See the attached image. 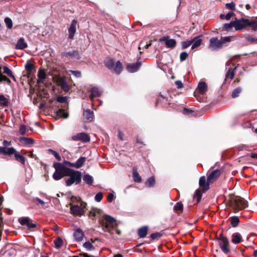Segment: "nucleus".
Masks as SVG:
<instances>
[{
	"instance_id": "f257e3e1",
	"label": "nucleus",
	"mask_w": 257,
	"mask_h": 257,
	"mask_svg": "<svg viewBox=\"0 0 257 257\" xmlns=\"http://www.w3.org/2000/svg\"><path fill=\"white\" fill-rule=\"evenodd\" d=\"M99 222L103 230L109 233L117 226L116 220L108 215H104L103 218L99 219Z\"/></svg>"
},
{
	"instance_id": "f03ea898",
	"label": "nucleus",
	"mask_w": 257,
	"mask_h": 257,
	"mask_svg": "<svg viewBox=\"0 0 257 257\" xmlns=\"http://www.w3.org/2000/svg\"><path fill=\"white\" fill-rule=\"evenodd\" d=\"M66 176L69 177V178L65 180L67 186H70L74 183L78 184L81 181V173L79 171L69 168Z\"/></svg>"
},
{
	"instance_id": "7ed1b4c3",
	"label": "nucleus",
	"mask_w": 257,
	"mask_h": 257,
	"mask_svg": "<svg viewBox=\"0 0 257 257\" xmlns=\"http://www.w3.org/2000/svg\"><path fill=\"white\" fill-rule=\"evenodd\" d=\"M53 167L55 169V171L53 175V178L54 180H59L63 177L66 176L69 168L60 163H55L53 164Z\"/></svg>"
},
{
	"instance_id": "20e7f679",
	"label": "nucleus",
	"mask_w": 257,
	"mask_h": 257,
	"mask_svg": "<svg viewBox=\"0 0 257 257\" xmlns=\"http://www.w3.org/2000/svg\"><path fill=\"white\" fill-rule=\"evenodd\" d=\"M218 240V245L221 250L226 254L230 253L231 251L229 248V242L228 239L222 234H221Z\"/></svg>"
},
{
	"instance_id": "39448f33",
	"label": "nucleus",
	"mask_w": 257,
	"mask_h": 257,
	"mask_svg": "<svg viewBox=\"0 0 257 257\" xmlns=\"http://www.w3.org/2000/svg\"><path fill=\"white\" fill-rule=\"evenodd\" d=\"M247 202L246 200L239 197H235L232 201V206L236 211L245 208L247 206Z\"/></svg>"
},
{
	"instance_id": "423d86ee",
	"label": "nucleus",
	"mask_w": 257,
	"mask_h": 257,
	"mask_svg": "<svg viewBox=\"0 0 257 257\" xmlns=\"http://www.w3.org/2000/svg\"><path fill=\"white\" fill-rule=\"evenodd\" d=\"M86 203L82 202L80 205H71L70 211L71 213L76 216H81L85 213V208L86 207Z\"/></svg>"
},
{
	"instance_id": "0eeeda50",
	"label": "nucleus",
	"mask_w": 257,
	"mask_h": 257,
	"mask_svg": "<svg viewBox=\"0 0 257 257\" xmlns=\"http://www.w3.org/2000/svg\"><path fill=\"white\" fill-rule=\"evenodd\" d=\"M223 47L221 39H218L217 37H212L209 40V48L212 51H217Z\"/></svg>"
},
{
	"instance_id": "6e6552de",
	"label": "nucleus",
	"mask_w": 257,
	"mask_h": 257,
	"mask_svg": "<svg viewBox=\"0 0 257 257\" xmlns=\"http://www.w3.org/2000/svg\"><path fill=\"white\" fill-rule=\"evenodd\" d=\"M233 21L235 31L242 30L248 26V20L244 18L236 19Z\"/></svg>"
},
{
	"instance_id": "1a4fd4ad",
	"label": "nucleus",
	"mask_w": 257,
	"mask_h": 257,
	"mask_svg": "<svg viewBox=\"0 0 257 257\" xmlns=\"http://www.w3.org/2000/svg\"><path fill=\"white\" fill-rule=\"evenodd\" d=\"M72 140L75 141H81L86 143L90 141V137L88 134L85 133H80L72 136Z\"/></svg>"
},
{
	"instance_id": "9d476101",
	"label": "nucleus",
	"mask_w": 257,
	"mask_h": 257,
	"mask_svg": "<svg viewBox=\"0 0 257 257\" xmlns=\"http://www.w3.org/2000/svg\"><path fill=\"white\" fill-rule=\"evenodd\" d=\"M159 41L165 42V44L168 48L173 49L176 45V41L173 39H170L169 36L163 37L159 39Z\"/></svg>"
},
{
	"instance_id": "9b49d317",
	"label": "nucleus",
	"mask_w": 257,
	"mask_h": 257,
	"mask_svg": "<svg viewBox=\"0 0 257 257\" xmlns=\"http://www.w3.org/2000/svg\"><path fill=\"white\" fill-rule=\"evenodd\" d=\"M77 22L76 20H73L71 25L68 28V39L72 40L74 39L75 34L76 32V26Z\"/></svg>"
},
{
	"instance_id": "f8f14e48",
	"label": "nucleus",
	"mask_w": 257,
	"mask_h": 257,
	"mask_svg": "<svg viewBox=\"0 0 257 257\" xmlns=\"http://www.w3.org/2000/svg\"><path fill=\"white\" fill-rule=\"evenodd\" d=\"M102 92V91L98 87H92L90 90L91 94L89 96L90 99L93 101L94 98L100 96Z\"/></svg>"
},
{
	"instance_id": "ddd939ff",
	"label": "nucleus",
	"mask_w": 257,
	"mask_h": 257,
	"mask_svg": "<svg viewBox=\"0 0 257 257\" xmlns=\"http://www.w3.org/2000/svg\"><path fill=\"white\" fill-rule=\"evenodd\" d=\"M102 214V211L97 208H92L89 211L88 216L92 219H94L96 217H99Z\"/></svg>"
},
{
	"instance_id": "4468645a",
	"label": "nucleus",
	"mask_w": 257,
	"mask_h": 257,
	"mask_svg": "<svg viewBox=\"0 0 257 257\" xmlns=\"http://www.w3.org/2000/svg\"><path fill=\"white\" fill-rule=\"evenodd\" d=\"M141 65L140 62L136 63L128 64L126 66V69L129 72L134 73L137 71Z\"/></svg>"
},
{
	"instance_id": "2eb2a0df",
	"label": "nucleus",
	"mask_w": 257,
	"mask_h": 257,
	"mask_svg": "<svg viewBox=\"0 0 257 257\" xmlns=\"http://www.w3.org/2000/svg\"><path fill=\"white\" fill-rule=\"evenodd\" d=\"M220 171L219 170H215L213 171L207 177L208 183H211L216 180L220 175Z\"/></svg>"
},
{
	"instance_id": "dca6fc26",
	"label": "nucleus",
	"mask_w": 257,
	"mask_h": 257,
	"mask_svg": "<svg viewBox=\"0 0 257 257\" xmlns=\"http://www.w3.org/2000/svg\"><path fill=\"white\" fill-rule=\"evenodd\" d=\"M38 79L37 81V83L38 84H44V79L46 77V73H45L44 70L40 69L38 71Z\"/></svg>"
},
{
	"instance_id": "f3484780",
	"label": "nucleus",
	"mask_w": 257,
	"mask_h": 257,
	"mask_svg": "<svg viewBox=\"0 0 257 257\" xmlns=\"http://www.w3.org/2000/svg\"><path fill=\"white\" fill-rule=\"evenodd\" d=\"M242 241V236L238 232H235L231 236V242L234 244H238Z\"/></svg>"
},
{
	"instance_id": "a211bd4d",
	"label": "nucleus",
	"mask_w": 257,
	"mask_h": 257,
	"mask_svg": "<svg viewBox=\"0 0 257 257\" xmlns=\"http://www.w3.org/2000/svg\"><path fill=\"white\" fill-rule=\"evenodd\" d=\"M206 178L205 176H202L199 179V184L200 187H203V192H205L209 189V184H206Z\"/></svg>"
},
{
	"instance_id": "6ab92c4d",
	"label": "nucleus",
	"mask_w": 257,
	"mask_h": 257,
	"mask_svg": "<svg viewBox=\"0 0 257 257\" xmlns=\"http://www.w3.org/2000/svg\"><path fill=\"white\" fill-rule=\"evenodd\" d=\"M28 47L27 44L25 42L24 38H21L18 41L16 46L17 49L23 50Z\"/></svg>"
},
{
	"instance_id": "aec40b11",
	"label": "nucleus",
	"mask_w": 257,
	"mask_h": 257,
	"mask_svg": "<svg viewBox=\"0 0 257 257\" xmlns=\"http://www.w3.org/2000/svg\"><path fill=\"white\" fill-rule=\"evenodd\" d=\"M73 235L76 241H80L82 240L84 233L81 229H78L74 231Z\"/></svg>"
},
{
	"instance_id": "412c9836",
	"label": "nucleus",
	"mask_w": 257,
	"mask_h": 257,
	"mask_svg": "<svg viewBox=\"0 0 257 257\" xmlns=\"http://www.w3.org/2000/svg\"><path fill=\"white\" fill-rule=\"evenodd\" d=\"M104 64L106 67H107L109 69L112 70V68H114V60L111 58H106L104 61Z\"/></svg>"
},
{
	"instance_id": "4be33fe9",
	"label": "nucleus",
	"mask_w": 257,
	"mask_h": 257,
	"mask_svg": "<svg viewBox=\"0 0 257 257\" xmlns=\"http://www.w3.org/2000/svg\"><path fill=\"white\" fill-rule=\"evenodd\" d=\"M64 56L67 57L74 58L76 59L80 58V55L77 51L73 50L65 53Z\"/></svg>"
},
{
	"instance_id": "5701e85b",
	"label": "nucleus",
	"mask_w": 257,
	"mask_h": 257,
	"mask_svg": "<svg viewBox=\"0 0 257 257\" xmlns=\"http://www.w3.org/2000/svg\"><path fill=\"white\" fill-rule=\"evenodd\" d=\"M93 112L90 109H86L84 110L83 116L85 119H86L91 121L93 118Z\"/></svg>"
},
{
	"instance_id": "b1692460",
	"label": "nucleus",
	"mask_w": 257,
	"mask_h": 257,
	"mask_svg": "<svg viewBox=\"0 0 257 257\" xmlns=\"http://www.w3.org/2000/svg\"><path fill=\"white\" fill-rule=\"evenodd\" d=\"M191 41H193L191 49H194L198 47L201 45L202 42V40L200 38V37H196L191 40Z\"/></svg>"
},
{
	"instance_id": "393cba45",
	"label": "nucleus",
	"mask_w": 257,
	"mask_h": 257,
	"mask_svg": "<svg viewBox=\"0 0 257 257\" xmlns=\"http://www.w3.org/2000/svg\"><path fill=\"white\" fill-rule=\"evenodd\" d=\"M59 85L64 91L68 92L69 90V86L64 78H60L59 82Z\"/></svg>"
},
{
	"instance_id": "a878e982",
	"label": "nucleus",
	"mask_w": 257,
	"mask_h": 257,
	"mask_svg": "<svg viewBox=\"0 0 257 257\" xmlns=\"http://www.w3.org/2000/svg\"><path fill=\"white\" fill-rule=\"evenodd\" d=\"M123 67L122 65L119 61H117L116 63H114V68H112V70L117 74H119L122 70Z\"/></svg>"
},
{
	"instance_id": "bb28decb",
	"label": "nucleus",
	"mask_w": 257,
	"mask_h": 257,
	"mask_svg": "<svg viewBox=\"0 0 257 257\" xmlns=\"http://www.w3.org/2000/svg\"><path fill=\"white\" fill-rule=\"evenodd\" d=\"M85 161L86 158L84 157H81L75 163H73V167L75 168H79L83 166Z\"/></svg>"
},
{
	"instance_id": "cd10ccee",
	"label": "nucleus",
	"mask_w": 257,
	"mask_h": 257,
	"mask_svg": "<svg viewBox=\"0 0 257 257\" xmlns=\"http://www.w3.org/2000/svg\"><path fill=\"white\" fill-rule=\"evenodd\" d=\"M133 177L136 182L139 183L142 181L141 177L138 172L137 169L135 167L133 168Z\"/></svg>"
},
{
	"instance_id": "c85d7f7f",
	"label": "nucleus",
	"mask_w": 257,
	"mask_h": 257,
	"mask_svg": "<svg viewBox=\"0 0 257 257\" xmlns=\"http://www.w3.org/2000/svg\"><path fill=\"white\" fill-rule=\"evenodd\" d=\"M197 89L201 94L204 93L207 90L206 83L204 82H199L198 85Z\"/></svg>"
},
{
	"instance_id": "c756f323",
	"label": "nucleus",
	"mask_w": 257,
	"mask_h": 257,
	"mask_svg": "<svg viewBox=\"0 0 257 257\" xmlns=\"http://www.w3.org/2000/svg\"><path fill=\"white\" fill-rule=\"evenodd\" d=\"M16 160L20 162L22 164L25 165L26 158L24 156L20 154L19 152L16 151L14 154Z\"/></svg>"
},
{
	"instance_id": "7c9ffc66",
	"label": "nucleus",
	"mask_w": 257,
	"mask_h": 257,
	"mask_svg": "<svg viewBox=\"0 0 257 257\" xmlns=\"http://www.w3.org/2000/svg\"><path fill=\"white\" fill-rule=\"evenodd\" d=\"M67 100V98L66 96H58L55 100L52 101L51 106L53 107L54 105H55V103L57 102L65 103Z\"/></svg>"
},
{
	"instance_id": "2f4dec72",
	"label": "nucleus",
	"mask_w": 257,
	"mask_h": 257,
	"mask_svg": "<svg viewBox=\"0 0 257 257\" xmlns=\"http://www.w3.org/2000/svg\"><path fill=\"white\" fill-rule=\"evenodd\" d=\"M148 227L147 226H144L141 228H140L138 230V235L141 238H144L145 237L148 232Z\"/></svg>"
},
{
	"instance_id": "473e14b6",
	"label": "nucleus",
	"mask_w": 257,
	"mask_h": 257,
	"mask_svg": "<svg viewBox=\"0 0 257 257\" xmlns=\"http://www.w3.org/2000/svg\"><path fill=\"white\" fill-rule=\"evenodd\" d=\"M3 70L4 73L6 74L8 76L12 78L15 81H16V79L15 76L13 75L12 71L7 66H4Z\"/></svg>"
},
{
	"instance_id": "72a5a7b5",
	"label": "nucleus",
	"mask_w": 257,
	"mask_h": 257,
	"mask_svg": "<svg viewBox=\"0 0 257 257\" xmlns=\"http://www.w3.org/2000/svg\"><path fill=\"white\" fill-rule=\"evenodd\" d=\"M83 181L88 185H92L93 182V177L89 174H85L83 177Z\"/></svg>"
},
{
	"instance_id": "f704fd0d",
	"label": "nucleus",
	"mask_w": 257,
	"mask_h": 257,
	"mask_svg": "<svg viewBox=\"0 0 257 257\" xmlns=\"http://www.w3.org/2000/svg\"><path fill=\"white\" fill-rule=\"evenodd\" d=\"M16 151V150L14 148L4 147V155H14Z\"/></svg>"
},
{
	"instance_id": "c9c22d12",
	"label": "nucleus",
	"mask_w": 257,
	"mask_h": 257,
	"mask_svg": "<svg viewBox=\"0 0 257 257\" xmlns=\"http://www.w3.org/2000/svg\"><path fill=\"white\" fill-rule=\"evenodd\" d=\"M242 91V89L240 87H238L235 88L232 92L231 96L232 98H234L237 97L239 94Z\"/></svg>"
},
{
	"instance_id": "e433bc0d",
	"label": "nucleus",
	"mask_w": 257,
	"mask_h": 257,
	"mask_svg": "<svg viewBox=\"0 0 257 257\" xmlns=\"http://www.w3.org/2000/svg\"><path fill=\"white\" fill-rule=\"evenodd\" d=\"M233 28H235L234 21H231L228 24H225L223 25V29L225 31H230Z\"/></svg>"
},
{
	"instance_id": "4c0bfd02",
	"label": "nucleus",
	"mask_w": 257,
	"mask_h": 257,
	"mask_svg": "<svg viewBox=\"0 0 257 257\" xmlns=\"http://www.w3.org/2000/svg\"><path fill=\"white\" fill-rule=\"evenodd\" d=\"M20 141L26 145H32L34 143L33 139L29 138H20Z\"/></svg>"
},
{
	"instance_id": "58836bf2",
	"label": "nucleus",
	"mask_w": 257,
	"mask_h": 257,
	"mask_svg": "<svg viewBox=\"0 0 257 257\" xmlns=\"http://www.w3.org/2000/svg\"><path fill=\"white\" fill-rule=\"evenodd\" d=\"M155 180L153 177H151L146 181V185L149 187H152L154 186Z\"/></svg>"
},
{
	"instance_id": "ea45409f",
	"label": "nucleus",
	"mask_w": 257,
	"mask_h": 257,
	"mask_svg": "<svg viewBox=\"0 0 257 257\" xmlns=\"http://www.w3.org/2000/svg\"><path fill=\"white\" fill-rule=\"evenodd\" d=\"M83 247L86 248L87 250L90 251L94 249V247L92 243L89 241L85 242L83 245Z\"/></svg>"
},
{
	"instance_id": "a19ab883",
	"label": "nucleus",
	"mask_w": 257,
	"mask_h": 257,
	"mask_svg": "<svg viewBox=\"0 0 257 257\" xmlns=\"http://www.w3.org/2000/svg\"><path fill=\"white\" fill-rule=\"evenodd\" d=\"M222 43L223 45L224 46V44L226 42H229L231 41H233L234 38L233 36H227V37H222L221 38Z\"/></svg>"
},
{
	"instance_id": "79ce46f5",
	"label": "nucleus",
	"mask_w": 257,
	"mask_h": 257,
	"mask_svg": "<svg viewBox=\"0 0 257 257\" xmlns=\"http://www.w3.org/2000/svg\"><path fill=\"white\" fill-rule=\"evenodd\" d=\"M239 222V219L237 216H233L231 218V224L233 227H236L238 225Z\"/></svg>"
},
{
	"instance_id": "37998d69",
	"label": "nucleus",
	"mask_w": 257,
	"mask_h": 257,
	"mask_svg": "<svg viewBox=\"0 0 257 257\" xmlns=\"http://www.w3.org/2000/svg\"><path fill=\"white\" fill-rule=\"evenodd\" d=\"M234 76V70L232 68H229L226 73V78H229L231 80L233 79Z\"/></svg>"
},
{
	"instance_id": "c03bdc74",
	"label": "nucleus",
	"mask_w": 257,
	"mask_h": 257,
	"mask_svg": "<svg viewBox=\"0 0 257 257\" xmlns=\"http://www.w3.org/2000/svg\"><path fill=\"white\" fill-rule=\"evenodd\" d=\"M0 103L3 106H6L8 105V100L3 94L0 95Z\"/></svg>"
},
{
	"instance_id": "a18cd8bd",
	"label": "nucleus",
	"mask_w": 257,
	"mask_h": 257,
	"mask_svg": "<svg viewBox=\"0 0 257 257\" xmlns=\"http://www.w3.org/2000/svg\"><path fill=\"white\" fill-rule=\"evenodd\" d=\"M63 240L60 237L57 238L54 241V244H55V247L57 248H59L60 247H61L63 245Z\"/></svg>"
},
{
	"instance_id": "49530a36",
	"label": "nucleus",
	"mask_w": 257,
	"mask_h": 257,
	"mask_svg": "<svg viewBox=\"0 0 257 257\" xmlns=\"http://www.w3.org/2000/svg\"><path fill=\"white\" fill-rule=\"evenodd\" d=\"M19 221L21 225H27L30 221V218L28 217H22L19 218Z\"/></svg>"
},
{
	"instance_id": "de8ad7c7",
	"label": "nucleus",
	"mask_w": 257,
	"mask_h": 257,
	"mask_svg": "<svg viewBox=\"0 0 257 257\" xmlns=\"http://www.w3.org/2000/svg\"><path fill=\"white\" fill-rule=\"evenodd\" d=\"M48 152L49 153L53 155H54V157L56 158V159L58 161H61V157L60 156L59 154L57 152H56V151L53 150L52 149H49L48 150Z\"/></svg>"
},
{
	"instance_id": "09e8293b",
	"label": "nucleus",
	"mask_w": 257,
	"mask_h": 257,
	"mask_svg": "<svg viewBox=\"0 0 257 257\" xmlns=\"http://www.w3.org/2000/svg\"><path fill=\"white\" fill-rule=\"evenodd\" d=\"M57 114L59 116H63L64 118H66L68 116V114L64 112V110L62 109H59L57 110Z\"/></svg>"
},
{
	"instance_id": "8fccbe9b",
	"label": "nucleus",
	"mask_w": 257,
	"mask_h": 257,
	"mask_svg": "<svg viewBox=\"0 0 257 257\" xmlns=\"http://www.w3.org/2000/svg\"><path fill=\"white\" fill-rule=\"evenodd\" d=\"M5 22L8 27V28L9 29H11L13 27V22H12V20L8 18V17H7L5 19Z\"/></svg>"
},
{
	"instance_id": "3c124183",
	"label": "nucleus",
	"mask_w": 257,
	"mask_h": 257,
	"mask_svg": "<svg viewBox=\"0 0 257 257\" xmlns=\"http://www.w3.org/2000/svg\"><path fill=\"white\" fill-rule=\"evenodd\" d=\"M234 15L233 12H229L226 15H221L220 18L222 19H225L227 20H229Z\"/></svg>"
},
{
	"instance_id": "603ef678",
	"label": "nucleus",
	"mask_w": 257,
	"mask_h": 257,
	"mask_svg": "<svg viewBox=\"0 0 257 257\" xmlns=\"http://www.w3.org/2000/svg\"><path fill=\"white\" fill-rule=\"evenodd\" d=\"M183 209V205L181 202H177L174 206V210L176 211H181Z\"/></svg>"
},
{
	"instance_id": "864d4df0",
	"label": "nucleus",
	"mask_w": 257,
	"mask_h": 257,
	"mask_svg": "<svg viewBox=\"0 0 257 257\" xmlns=\"http://www.w3.org/2000/svg\"><path fill=\"white\" fill-rule=\"evenodd\" d=\"M192 42L193 41H191V40H190V41H185V42H182L181 43L182 49H184L188 48L191 45H192Z\"/></svg>"
},
{
	"instance_id": "5fc2aeb1",
	"label": "nucleus",
	"mask_w": 257,
	"mask_h": 257,
	"mask_svg": "<svg viewBox=\"0 0 257 257\" xmlns=\"http://www.w3.org/2000/svg\"><path fill=\"white\" fill-rule=\"evenodd\" d=\"M251 27L252 29L254 31H257V22L256 21H253L252 22H250L248 21V26Z\"/></svg>"
},
{
	"instance_id": "6e6d98bb",
	"label": "nucleus",
	"mask_w": 257,
	"mask_h": 257,
	"mask_svg": "<svg viewBox=\"0 0 257 257\" xmlns=\"http://www.w3.org/2000/svg\"><path fill=\"white\" fill-rule=\"evenodd\" d=\"M69 72L75 76L76 78H80L81 77V73L79 71L69 70Z\"/></svg>"
},
{
	"instance_id": "4d7b16f0",
	"label": "nucleus",
	"mask_w": 257,
	"mask_h": 257,
	"mask_svg": "<svg viewBox=\"0 0 257 257\" xmlns=\"http://www.w3.org/2000/svg\"><path fill=\"white\" fill-rule=\"evenodd\" d=\"M188 57V54L186 52H183L181 53L180 55V59L181 62L184 61Z\"/></svg>"
},
{
	"instance_id": "13d9d810",
	"label": "nucleus",
	"mask_w": 257,
	"mask_h": 257,
	"mask_svg": "<svg viewBox=\"0 0 257 257\" xmlns=\"http://www.w3.org/2000/svg\"><path fill=\"white\" fill-rule=\"evenodd\" d=\"M195 196L197 198V202L198 203L200 202L201 197H202V194L200 190H196L195 192Z\"/></svg>"
},
{
	"instance_id": "bf43d9fd",
	"label": "nucleus",
	"mask_w": 257,
	"mask_h": 257,
	"mask_svg": "<svg viewBox=\"0 0 257 257\" xmlns=\"http://www.w3.org/2000/svg\"><path fill=\"white\" fill-rule=\"evenodd\" d=\"M2 81H6L9 84L11 82V80L3 74L0 77V82Z\"/></svg>"
},
{
	"instance_id": "052dcab7",
	"label": "nucleus",
	"mask_w": 257,
	"mask_h": 257,
	"mask_svg": "<svg viewBox=\"0 0 257 257\" xmlns=\"http://www.w3.org/2000/svg\"><path fill=\"white\" fill-rule=\"evenodd\" d=\"M103 197V194L101 192L97 193L95 196V200L97 202H100Z\"/></svg>"
},
{
	"instance_id": "680f3d73",
	"label": "nucleus",
	"mask_w": 257,
	"mask_h": 257,
	"mask_svg": "<svg viewBox=\"0 0 257 257\" xmlns=\"http://www.w3.org/2000/svg\"><path fill=\"white\" fill-rule=\"evenodd\" d=\"M226 7L227 9L232 10V11H234L235 10V4L233 2L226 4Z\"/></svg>"
},
{
	"instance_id": "e2e57ef3",
	"label": "nucleus",
	"mask_w": 257,
	"mask_h": 257,
	"mask_svg": "<svg viewBox=\"0 0 257 257\" xmlns=\"http://www.w3.org/2000/svg\"><path fill=\"white\" fill-rule=\"evenodd\" d=\"M161 236V234L160 233L156 232V233H152L151 235V237L153 239H156L159 238Z\"/></svg>"
},
{
	"instance_id": "0e129e2a",
	"label": "nucleus",
	"mask_w": 257,
	"mask_h": 257,
	"mask_svg": "<svg viewBox=\"0 0 257 257\" xmlns=\"http://www.w3.org/2000/svg\"><path fill=\"white\" fill-rule=\"evenodd\" d=\"M114 199L113 193H110L108 194L107 196V200L109 202H111Z\"/></svg>"
},
{
	"instance_id": "69168bd1",
	"label": "nucleus",
	"mask_w": 257,
	"mask_h": 257,
	"mask_svg": "<svg viewBox=\"0 0 257 257\" xmlns=\"http://www.w3.org/2000/svg\"><path fill=\"white\" fill-rule=\"evenodd\" d=\"M246 40L250 42L251 43H257V38H254L248 36L246 38Z\"/></svg>"
},
{
	"instance_id": "338daca9",
	"label": "nucleus",
	"mask_w": 257,
	"mask_h": 257,
	"mask_svg": "<svg viewBox=\"0 0 257 257\" xmlns=\"http://www.w3.org/2000/svg\"><path fill=\"white\" fill-rule=\"evenodd\" d=\"M26 127L25 125H22L20 127V133L22 135H24L26 133Z\"/></svg>"
},
{
	"instance_id": "774afa93",
	"label": "nucleus",
	"mask_w": 257,
	"mask_h": 257,
	"mask_svg": "<svg viewBox=\"0 0 257 257\" xmlns=\"http://www.w3.org/2000/svg\"><path fill=\"white\" fill-rule=\"evenodd\" d=\"M34 200L35 201H38L42 206H44V205L45 204V202L38 197L35 198Z\"/></svg>"
}]
</instances>
